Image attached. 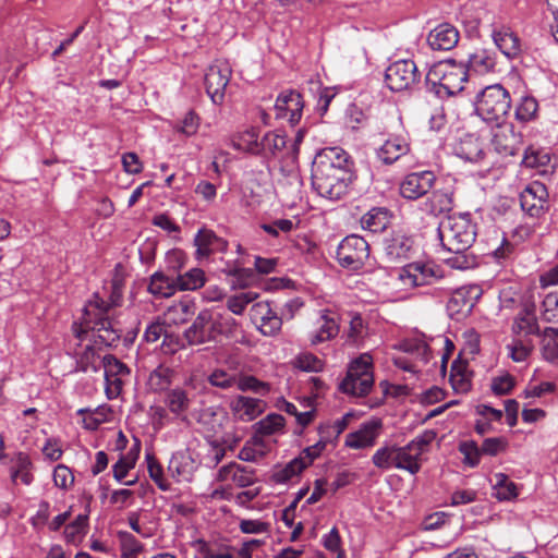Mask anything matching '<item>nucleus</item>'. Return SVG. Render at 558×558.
Returning a JSON list of instances; mask_svg holds the SVG:
<instances>
[{"mask_svg": "<svg viewBox=\"0 0 558 558\" xmlns=\"http://www.w3.org/2000/svg\"><path fill=\"white\" fill-rule=\"evenodd\" d=\"M354 178L353 161L341 147H326L316 154L312 163V185L322 197L340 199Z\"/></svg>", "mask_w": 558, "mask_h": 558, "instance_id": "obj_1", "label": "nucleus"}, {"mask_svg": "<svg viewBox=\"0 0 558 558\" xmlns=\"http://www.w3.org/2000/svg\"><path fill=\"white\" fill-rule=\"evenodd\" d=\"M438 235L442 246L453 255L446 263L456 269H468L475 265V256L469 253L476 238V225L470 214L448 216L439 223Z\"/></svg>", "mask_w": 558, "mask_h": 558, "instance_id": "obj_2", "label": "nucleus"}, {"mask_svg": "<svg viewBox=\"0 0 558 558\" xmlns=\"http://www.w3.org/2000/svg\"><path fill=\"white\" fill-rule=\"evenodd\" d=\"M123 290L111 289L109 302L102 300L97 294L84 307L83 329L77 333L87 332L89 329L96 332L95 342L107 347H111L120 340L121 330L116 328L114 323L109 318V311L113 306H119L122 301Z\"/></svg>", "mask_w": 558, "mask_h": 558, "instance_id": "obj_3", "label": "nucleus"}, {"mask_svg": "<svg viewBox=\"0 0 558 558\" xmlns=\"http://www.w3.org/2000/svg\"><path fill=\"white\" fill-rule=\"evenodd\" d=\"M468 80V70L463 63L448 59L439 61L429 69L426 82L435 88L439 97L453 96L463 89Z\"/></svg>", "mask_w": 558, "mask_h": 558, "instance_id": "obj_4", "label": "nucleus"}, {"mask_svg": "<svg viewBox=\"0 0 558 558\" xmlns=\"http://www.w3.org/2000/svg\"><path fill=\"white\" fill-rule=\"evenodd\" d=\"M510 108V94L500 84L486 86L476 97L475 110L486 122H502Z\"/></svg>", "mask_w": 558, "mask_h": 558, "instance_id": "obj_5", "label": "nucleus"}, {"mask_svg": "<svg viewBox=\"0 0 558 558\" xmlns=\"http://www.w3.org/2000/svg\"><path fill=\"white\" fill-rule=\"evenodd\" d=\"M373 368L372 355L362 353L349 364L347 376L340 384V390L355 397L368 395L374 385Z\"/></svg>", "mask_w": 558, "mask_h": 558, "instance_id": "obj_6", "label": "nucleus"}, {"mask_svg": "<svg viewBox=\"0 0 558 558\" xmlns=\"http://www.w3.org/2000/svg\"><path fill=\"white\" fill-rule=\"evenodd\" d=\"M369 256V245L360 235L351 234L345 236L337 250L339 264L348 269H360Z\"/></svg>", "mask_w": 558, "mask_h": 558, "instance_id": "obj_7", "label": "nucleus"}, {"mask_svg": "<svg viewBox=\"0 0 558 558\" xmlns=\"http://www.w3.org/2000/svg\"><path fill=\"white\" fill-rule=\"evenodd\" d=\"M420 73L412 60H399L390 64L385 73V82L392 92L410 89L420 82Z\"/></svg>", "mask_w": 558, "mask_h": 558, "instance_id": "obj_8", "label": "nucleus"}, {"mask_svg": "<svg viewBox=\"0 0 558 558\" xmlns=\"http://www.w3.org/2000/svg\"><path fill=\"white\" fill-rule=\"evenodd\" d=\"M232 69L228 61L216 60L205 73L206 93L214 104H221L231 78Z\"/></svg>", "mask_w": 558, "mask_h": 558, "instance_id": "obj_9", "label": "nucleus"}, {"mask_svg": "<svg viewBox=\"0 0 558 558\" xmlns=\"http://www.w3.org/2000/svg\"><path fill=\"white\" fill-rule=\"evenodd\" d=\"M105 373V391L108 399H116L122 392L125 380L130 377L131 371L126 364L112 354L105 355L101 360Z\"/></svg>", "mask_w": 558, "mask_h": 558, "instance_id": "obj_10", "label": "nucleus"}, {"mask_svg": "<svg viewBox=\"0 0 558 558\" xmlns=\"http://www.w3.org/2000/svg\"><path fill=\"white\" fill-rule=\"evenodd\" d=\"M492 145L501 156H514L521 148L522 135L510 123L498 122L493 129Z\"/></svg>", "mask_w": 558, "mask_h": 558, "instance_id": "obj_11", "label": "nucleus"}, {"mask_svg": "<svg viewBox=\"0 0 558 558\" xmlns=\"http://www.w3.org/2000/svg\"><path fill=\"white\" fill-rule=\"evenodd\" d=\"M399 277L404 284L421 287L432 284L442 278V271L432 263L415 262L403 267Z\"/></svg>", "mask_w": 558, "mask_h": 558, "instance_id": "obj_12", "label": "nucleus"}, {"mask_svg": "<svg viewBox=\"0 0 558 558\" xmlns=\"http://www.w3.org/2000/svg\"><path fill=\"white\" fill-rule=\"evenodd\" d=\"M216 320L210 310L198 313L193 324L184 331L183 337L189 345H199L215 338Z\"/></svg>", "mask_w": 558, "mask_h": 558, "instance_id": "obj_13", "label": "nucleus"}, {"mask_svg": "<svg viewBox=\"0 0 558 558\" xmlns=\"http://www.w3.org/2000/svg\"><path fill=\"white\" fill-rule=\"evenodd\" d=\"M304 101L302 95L293 89L282 92L276 99L274 110L276 119H287L295 125L302 118Z\"/></svg>", "mask_w": 558, "mask_h": 558, "instance_id": "obj_14", "label": "nucleus"}, {"mask_svg": "<svg viewBox=\"0 0 558 558\" xmlns=\"http://www.w3.org/2000/svg\"><path fill=\"white\" fill-rule=\"evenodd\" d=\"M436 182L432 171L409 173L400 184V194L403 198L415 201L427 194Z\"/></svg>", "mask_w": 558, "mask_h": 558, "instance_id": "obj_15", "label": "nucleus"}, {"mask_svg": "<svg viewBox=\"0 0 558 558\" xmlns=\"http://www.w3.org/2000/svg\"><path fill=\"white\" fill-rule=\"evenodd\" d=\"M411 150V145L405 135L393 134L376 149L377 159L384 165H392L401 157L408 155Z\"/></svg>", "mask_w": 558, "mask_h": 558, "instance_id": "obj_16", "label": "nucleus"}, {"mask_svg": "<svg viewBox=\"0 0 558 558\" xmlns=\"http://www.w3.org/2000/svg\"><path fill=\"white\" fill-rule=\"evenodd\" d=\"M318 329L310 335V342L312 345L330 341L335 339L340 331V324L338 316L329 308H323L317 312Z\"/></svg>", "mask_w": 558, "mask_h": 558, "instance_id": "obj_17", "label": "nucleus"}, {"mask_svg": "<svg viewBox=\"0 0 558 558\" xmlns=\"http://www.w3.org/2000/svg\"><path fill=\"white\" fill-rule=\"evenodd\" d=\"M383 428V422L379 418H372L361 425V427L349 433L345 437V446L352 449H363L372 447Z\"/></svg>", "mask_w": 558, "mask_h": 558, "instance_id": "obj_18", "label": "nucleus"}, {"mask_svg": "<svg viewBox=\"0 0 558 558\" xmlns=\"http://www.w3.org/2000/svg\"><path fill=\"white\" fill-rule=\"evenodd\" d=\"M547 190L544 184L533 182L520 194L521 207L532 217H538L547 203Z\"/></svg>", "mask_w": 558, "mask_h": 558, "instance_id": "obj_19", "label": "nucleus"}, {"mask_svg": "<svg viewBox=\"0 0 558 558\" xmlns=\"http://www.w3.org/2000/svg\"><path fill=\"white\" fill-rule=\"evenodd\" d=\"M511 331L514 338H527L529 336L539 335V325L535 316V305L532 302H525L522 308L514 317Z\"/></svg>", "mask_w": 558, "mask_h": 558, "instance_id": "obj_20", "label": "nucleus"}, {"mask_svg": "<svg viewBox=\"0 0 558 558\" xmlns=\"http://www.w3.org/2000/svg\"><path fill=\"white\" fill-rule=\"evenodd\" d=\"M266 403L256 398L238 396L230 402L233 416L242 422H251L265 411Z\"/></svg>", "mask_w": 558, "mask_h": 558, "instance_id": "obj_21", "label": "nucleus"}, {"mask_svg": "<svg viewBox=\"0 0 558 558\" xmlns=\"http://www.w3.org/2000/svg\"><path fill=\"white\" fill-rule=\"evenodd\" d=\"M252 313L254 319L259 320L258 329L265 336L277 335L282 326L281 318L275 313L269 303L259 302L253 305Z\"/></svg>", "mask_w": 558, "mask_h": 558, "instance_id": "obj_22", "label": "nucleus"}, {"mask_svg": "<svg viewBox=\"0 0 558 558\" xmlns=\"http://www.w3.org/2000/svg\"><path fill=\"white\" fill-rule=\"evenodd\" d=\"M217 481H232L236 486L244 488L253 485L256 482V476L254 470L238 464L236 462H230L219 469Z\"/></svg>", "mask_w": 558, "mask_h": 558, "instance_id": "obj_23", "label": "nucleus"}, {"mask_svg": "<svg viewBox=\"0 0 558 558\" xmlns=\"http://www.w3.org/2000/svg\"><path fill=\"white\" fill-rule=\"evenodd\" d=\"M522 163L526 168L535 169L539 174L551 173L555 169L553 156L548 149L529 146L523 156Z\"/></svg>", "mask_w": 558, "mask_h": 558, "instance_id": "obj_24", "label": "nucleus"}, {"mask_svg": "<svg viewBox=\"0 0 558 558\" xmlns=\"http://www.w3.org/2000/svg\"><path fill=\"white\" fill-rule=\"evenodd\" d=\"M427 41L433 50H450L459 41V32L452 25L444 23L428 34Z\"/></svg>", "mask_w": 558, "mask_h": 558, "instance_id": "obj_25", "label": "nucleus"}, {"mask_svg": "<svg viewBox=\"0 0 558 558\" xmlns=\"http://www.w3.org/2000/svg\"><path fill=\"white\" fill-rule=\"evenodd\" d=\"M193 396L181 387L168 390L165 397V404L168 410L182 421L186 420V412L191 408Z\"/></svg>", "mask_w": 558, "mask_h": 558, "instance_id": "obj_26", "label": "nucleus"}, {"mask_svg": "<svg viewBox=\"0 0 558 558\" xmlns=\"http://www.w3.org/2000/svg\"><path fill=\"white\" fill-rule=\"evenodd\" d=\"M198 257H208L215 252H225L228 243L209 229H201L194 239Z\"/></svg>", "mask_w": 558, "mask_h": 558, "instance_id": "obj_27", "label": "nucleus"}, {"mask_svg": "<svg viewBox=\"0 0 558 558\" xmlns=\"http://www.w3.org/2000/svg\"><path fill=\"white\" fill-rule=\"evenodd\" d=\"M260 153L266 159L287 157L288 158V141L287 136L277 132H267L260 140Z\"/></svg>", "mask_w": 558, "mask_h": 558, "instance_id": "obj_28", "label": "nucleus"}, {"mask_svg": "<svg viewBox=\"0 0 558 558\" xmlns=\"http://www.w3.org/2000/svg\"><path fill=\"white\" fill-rule=\"evenodd\" d=\"M492 37L495 45L507 58L514 59L520 54V39L509 27L502 26L494 29Z\"/></svg>", "mask_w": 558, "mask_h": 558, "instance_id": "obj_29", "label": "nucleus"}, {"mask_svg": "<svg viewBox=\"0 0 558 558\" xmlns=\"http://www.w3.org/2000/svg\"><path fill=\"white\" fill-rule=\"evenodd\" d=\"M413 241L402 232H393L384 240V250L390 260L407 258Z\"/></svg>", "mask_w": 558, "mask_h": 558, "instance_id": "obj_30", "label": "nucleus"}, {"mask_svg": "<svg viewBox=\"0 0 558 558\" xmlns=\"http://www.w3.org/2000/svg\"><path fill=\"white\" fill-rule=\"evenodd\" d=\"M175 286L177 277L156 271L150 276L148 291L157 298H170L178 291Z\"/></svg>", "mask_w": 558, "mask_h": 558, "instance_id": "obj_31", "label": "nucleus"}, {"mask_svg": "<svg viewBox=\"0 0 558 558\" xmlns=\"http://www.w3.org/2000/svg\"><path fill=\"white\" fill-rule=\"evenodd\" d=\"M168 470L178 482H190L195 472V463L190 454H174L168 465Z\"/></svg>", "mask_w": 558, "mask_h": 558, "instance_id": "obj_32", "label": "nucleus"}, {"mask_svg": "<svg viewBox=\"0 0 558 558\" xmlns=\"http://www.w3.org/2000/svg\"><path fill=\"white\" fill-rule=\"evenodd\" d=\"M453 207V194L446 191H434L424 203V210L432 216L448 213Z\"/></svg>", "mask_w": 558, "mask_h": 558, "instance_id": "obj_33", "label": "nucleus"}, {"mask_svg": "<svg viewBox=\"0 0 558 558\" xmlns=\"http://www.w3.org/2000/svg\"><path fill=\"white\" fill-rule=\"evenodd\" d=\"M173 376L174 372L172 368L163 364H160L154 371L150 372L146 385L150 391H166L171 386Z\"/></svg>", "mask_w": 558, "mask_h": 558, "instance_id": "obj_34", "label": "nucleus"}, {"mask_svg": "<svg viewBox=\"0 0 558 558\" xmlns=\"http://www.w3.org/2000/svg\"><path fill=\"white\" fill-rule=\"evenodd\" d=\"M232 147L236 150L245 151L259 156L260 142L258 141V131L254 128L245 130L231 141Z\"/></svg>", "mask_w": 558, "mask_h": 558, "instance_id": "obj_35", "label": "nucleus"}, {"mask_svg": "<svg viewBox=\"0 0 558 558\" xmlns=\"http://www.w3.org/2000/svg\"><path fill=\"white\" fill-rule=\"evenodd\" d=\"M542 355L547 362L558 366V329L553 327L544 329Z\"/></svg>", "mask_w": 558, "mask_h": 558, "instance_id": "obj_36", "label": "nucleus"}, {"mask_svg": "<svg viewBox=\"0 0 558 558\" xmlns=\"http://www.w3.org/2000/svg\"><path fill=\"white\" fill-rule=\"evenodd\" d=\"M459 155L472 162L482 160L485 154L480 138L475 135H466L459 145Z\"/></svg>", "mask_w": 558, "mask_h": 558, "instance_id": "obj_37", "label": "nucleus"}, {"mask_svg": "<svg viewBox=\"0 0 558 558\" xmlns=\"http://www.w3.org/2000/svg\"><path fill=\"white\" fill-rule=\"evenodd\" d=\"M399 447L384 446L376 450L372 457V462L375 466L381 470L397 469Z\"/></svg>", "mask_w": 558, "mask_h": 558, "instance_id": "obj_38", "label": "nucleus"}, {"mask_svg": "<svg viewBox=\"0 0 558 558\" xmlns=\"http://www.w3.org/2000/svg\"><path fill=\"white\" fill-rule=\"evenodd\" d=\"M307 466L308 462H305V459L300 456L291 460L283 468L276 470L271 477L276 483H287L292 477L299 475Z\"/></svg>", "mask_w": 558, "mask_h": 558, "instance_id": "obj_39", "label": "nucleus"}, {"mask_svg": "<svg viewBox=\"0 0 558 558\" xmlns=\"http://www.w3.org/2000/svg\"><path fill=\"white\" fill-rule=\"evenodd\" d=\"M177 286L180 291H191L205 284V274L199 268H193L183 275H177Z\"/></svg>", "mask_w": 558, "mask_h": 558, "instance_id": "obj_40", "label": "nucleus"}, {"mask_svg": "<svg viewBox=\"0 0 558 558\" xmlns=\"http://www.w3.org/2000/svg\"><path fill=\"white\" fill-rule=\"evenodd\" d=\"M387 210L384 208H373L361 219L363 229L374 233L384 230L387 226Z\"/></svg>", "mask_w": 558, "mask_h": 558, "instance_id": "obj_41", "label": "nucleus"}, {"mask_svg": "<svg viewBox=\"0 0 558 558\" xmlns=\"http://www.w3.org/2000/svg\"><path fill=\"white\" fill-rule=\"evenodd\" d=\"M495 496L499 500H511L518 496V487L514 482L510 481L504 473L494 475Z\"/></svg>", "mask_w": 558, "mask_h": 558, "instance_id": "obj_42", "label": "nucleus"}, {"mask_svg": "<svg viewBox=\"0 0 558 558\" xmlns=\"http://www.w3.org/2000/svg\"><path fill=\"white\" fill-rule=\"evenodd\" d=\"M193 304L190 301H180L168 307L165 313L166 320L169 324L180 325L185 323L193 314Z\"/></svg>", "mask_w": 558, "mask_h": 558, "instance_id": "obj_43", "label": "nucleus"}, {"mask_svg": "<svg viewBox=\"0 0 558 558\" xmlns=\"http://www.w3.org/2000/svg\"><path fill=\"white\" fill-rule=\"evenodd\" d=\"M397 469L416 474L421 470L418 452L412 451L408 445L399 447Z\"/></svg>", "mask_w": 558, "mask_h": 558, "instance_id": "obj_44", "label": "nucleus"}, {"mask_svg": "<svg viewBox=\"0 0 558 558\" xmlns=\"http://www.w3.org/2000/svg\"><path fill=\"white\" fill-rule=\"evenodd\" d=\"M101 360L99 351L94 345H86L78 355L77 367L82 372L89 369L96 372L101 364Z\"/></svg>", "mask_w": 558, "mask_h": 558, "instance_id": "obj_45", "label": "nucleus"}, {"mask_svg": "<svg viewBox=\"0 0 558 558\" xmlns=\"http://www.w3.org/2000/svg\"><path fill=\"white\" fill-rule=\"evenodd\" d=\"M284 426V417L277 413L268 414L266 417L255 424L256 433L262 436H269Z\"/></svg>", "mask_w": 558, "mask_h": 558, "instance_id": "obj_46", "label": "nucleus"}, {"mask_svg": "<svg viewBox=\"0 0 558 558\" xmlns=\"http://www.w3.org/2000/svg\"><path fill=\"white\" fill-rule=\"evenodd\" d=\"M533 349L532 341L530 339L513 338L511 343L507 345L509 356L514 362L525 361Z\"/></svg>", "mask_w": 558, "mask_h": 558, "instance_id": "obj_47", "label": "nucleus"}, {"mask_svg": "<svg viewBox=\"0 0 558 558\" xmlns=\"http://www.w3.org/2000/svg\"><path fill=\"white\" fill-rule=\"evenodd\" d=\"M495 64V59L486 50L476 51L469 58L470 68L480 74L493 71Z\"/></svg>", "mask_w": 558, "mask_h": 558, "instance_id": "obj_48", "label": "nucleus"}, {"mask_svg": "<svg viewBox=\"0 0 558 558\" xmlns=\"http://www.w3.org/2000/svg\"><path fill=\"white\" fill-rule=\"evenodd\" d=\"M123 558H134L143 551L142 543L129 532L118 533Z\"/></svg>", "mask_w": 558, "mask_h": 558, "instance_id": "obj_49", "label": "nucleus"}, {"mask_svg": "<svg viewBox=\"0 0 558 558\" xmlns=\"http://www.w3.org/2000/svg\"><path fill=\"white\" fill-rule=\"evenodd\" d=\"M146 462L149 477L163 492L170 488L169 482L163 476V469L151 452H146Z\"/></svg>", "mask_w": 558, "mask_h": 558, "instance_id": "obj_50", "label": "nucleus"}, {"mask_svg": "<svg viewBox=\"0 0 558 558\" xmlns=\"http://www.w3.org/2000/svg\"><path fill=\"white\" fill-rule=\"evenodd\" d=\"M459 451L463 454V463L470 468H475L481 462L482 450L473 440L462 441L459 445Z\"/></svg>", "mask_w": 558, "mask_h": 558, "instance_id": "obj_51", "label": "nucleus"}, {"mask_svg": "<svg viewBox=\"0 0 558 558\" xmlns=\"http://www.w3.org/2000/svg\"><path fill=\"white\" fill-rule=\"evenodd\" d=\"M293 365L304 372H320L324 368V362L311 352L300 353L293 361Z\"/></svg>", "mask_w": 558, "mask_h": 558, "instance_id": "obj_52", "label": "nucleus"}, {"mask_svg": "<svg viewBox=\"0 0 558 558\" xmlns=\"http://www.w3.org/2000/svg\"><path fill=\"white\" fill-rule=\"evenodd\" d=\"M450 381L456 391L465 392L470 389V379L463 364L453 362L450 372Z\"/></svg>", "mask_w": 558, "mask_h": 558, "instance_id": "obj_53", "label": "nucleus"}, {"mask_svg": "<svg viewBox=\"0 0 558 558\" xmlns=\"http://www.w3.org/2000/svg\"><path fill=\"white\" fill-rule=\"evenodd\" d=\"M257 298V293L247 291L231 295L227 300V307L235 315H241L245 307Z\"/></svg>", "mask_w": 558, "mask_h": 558, "instance_id": "obj_54", "label": "nucleus"}, {"mask_svg": "<svg viewBox=\"0 0 558 558\" xmlns=\"http://www.w3.org/2000/svg\"><path fill=\"white\" fill-rule=\"evenodd\" d=\"M366 335V325L362 316L357 313L352 315L349 330L347 333L348 341L353 344H360Z\"/></svg>", "mask_w": 558, "mask_h": 558, "instance_id": "obj_55", "label": "nucleus"}, {"mask_svg": "<svg viewBox=\"0 0 558 558\" xmlns=\"http://www.w3.org/2000/svg\"><path fill=\"white\" fill-rule=\"evenodd\" d=\"M235 386L241 391H254L262 395L269 392V385L267 383L258 380L254 376H242L236 378Z\"/></svg>", "mask_w": 558, "mask_h": 558, "instance_id": "obj_56", "label": "nucleus"}, {"mask_svg": "<svg viewBox=\"0 0 558 558\" xmlns=\"http://www.w3.org/2000/svg\"><path fill=\"white\" fill-rule=\"evenodd\" d=\"M541 314L546 322H558V293H548L544 298Z\"/></svg>", "mask_w": 558, "mask_h": 558, "instance_id": "obj_57", "label": "nucleus"}, {"mask_svg": "<svg viewBox=\"0 0 558 558\" xmlns=\"http://www.w3.org/2000/svg\"><path fill=\"white\" fill-rule=\"evenodd\" d=\"M508 448V440L505 437H492L483 440L481 450L483 454L495 457Z\"/></svg>", "mask_w": 558, "mask_h": 558, "instance_id": "obj_58", "label": "nucleus"}, {"mask_svg": "<svg viewBox=\"0 0 558 558\" xmlns=\"http://www.w3.org/2000/svg\"><path fill=\"white\" fill-rule=\"evenodd\" d=\"M538 105L533 97H523L515 109V117L520 121H530L537 111Z\"/></svg>", "mask_w": 558, "mask_h": 558, "instance_id": "obj_59", "label": "nucleus"}, {"mask_svg": "<svg viewBox=\"0 0 558 558\" xmlns=\"http://www.w3.org/2000/svg\"><path fill=\"white\" fill-rule=\"evenodd\" d=\"M31 465V461L27 456L20 453L17 457V469L12 473V480L16 481L17 478L25 485H29L33 481V475L28 471Z\"/></svg>", "mask_w": 558, "mask_h": 558, "instance_id": "obj_60", "label": "nucleus"}, {"mask_svg": "<svg viewBox=\"0 0 558 558\" xmlns=\"http://www.w3.org/2000/svg\"><path fill=\"white\" fill-rule=\"evenodd\" d=\"M367 116L356 105H350L345 111V123L352 130H357L365 124Z\"/></svg>", "mask_w": 558, "mask_h": 558, "instance_id": "obj_61", "label": "nucleus"}, {"mask_svg": "<svg viewBox=\"0 0 558 558\" xmlns=\"http://www.w3.org/2000/svg\"><path fill=\"white\" fill-rule=\"evenodd\" d=\"M53 482L57 487L66 489L74 483V475L66 465L59 464L53 471Z\"/></svg>", "mask_w": 558, "mask_h": 558, "instance_id": "obj_62", "label": "nucleus"}, {"mask_svg": "<svg viewBox=\"0 0 558 558\" xmlns=\"http://www.w3.org/2000/svg\"><path fill=\"white\" fill-rule=\"evenodd\" d=\"M436 432L432 429L424 430L421 435L411 440L408 446L414 452H418V457L423 454L430 442L436 438Z\"/></svg>", "mask_w": 558, "mask_h": 558, "instance_id": "obj_63", "label": "nucleus"}, {"mask_svg": "<svg viewBox=\"0 0 558 558\" xmlns=\"http://www.w3.org/2000/svg\"><path fill=\"white\" fill-rule=\"evenodd\" d=\"M208 381L215 387L227 389L235 386L236 377L226 371L216 369L208 377Z\"/></svg>", "mask_w": 558, "mask_h": 558, "instance_id": "obj_64", "label": "nucleus"}]
</instances>
